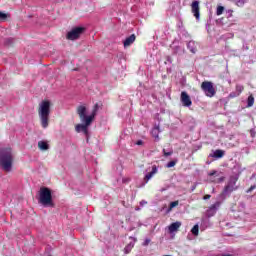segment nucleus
<instances>
[{
  "label": "nucleus",
  "mask_w": 256,
  "mask_h": 256,
  "mask_svg": "<svg viewBox=\"0 0 256 256\" xmlns=\"http://www.w3.org/2000/svg\"><path fill=\"white\" fill-rule=\"evenodd\" d=\"M77 113L79 115L80 121L84 124H78L75 127L77 133H84L87 141H89V126L93 123L90 117H87V107L85 105H80L77 108Z\"/></svg>",
  "instance_id": "nucleus-1"
},
{
  "label": "nucleus",
  "mask_w": 256,
  "mask_h": 256,
  "mask_svg": "<svg viewBox=\"0 0 256 256\" xmlns=\"http://www.w3.org/2000/svg\"><path fill=\"white\" fill-rule=\"evenodd\" d=\"M51 115V102L43 100L38 106V117L40 119L41 127L47 129L49 127V117Z\"/></svg>",
  "instance_id": "nucleus-2"
},
{
  "label": "nucleus",
  "mask_w": 256,
  "mask_h": 256,
  "mask_svg": "<svg viewBox=\"0 0 256 256\" xmlns=\"http://www.w3.org/2000/svg\"><path fill=\"white\" fill-rule=\"evenodd\" d=\"M13 150L11 148H5L0 152V167L6 173H11L13 169Z\"/></svg>",
  "instance_id": "nucleus-3"
},
{
  "label": "nucleus",
  "mask_w": 256,
  "mask_h": 256,
  "mask_svg": "<svg viewBox=\"0 0 256 256\" xmlns=\"http://www.w3.org/2000/svg\"><path fill=\"white\" fill-rule=\"evenodd\" d=\"M38 202L43 207H55V202H53V195L51 194V189L47 187H41L39 191Z\"/></svg>",
  "instance_id": "nucleus-4"
},
{
  "label": "nucleus",
  "mask_w": 256,
  "mask_h": 256,
  "mask_svg": "<svg viewBox=\"0 0 256 256\" xmlns=\"http://www.w3.org/2000/svg\"><path fill=\"white\" fill-rule=\"evenodd\" d=\"M201 89L205 93L206 97H215L217 91H215V87L213 86V82L204 81L201 84Z\"/></svg>",
  "instance_id": "nucleus-5"
},
{
  "label": "nucleus",
  "mask_w": 256,
  "mask_h": 256,
  "mask_svg": "<svg viewBox=\"0 0 256 256\" xmlns=\"http://www.w3.org/2000/svg\"><path fill=\"white\" fill-rule=\"evenodd\" d=\"M233 191H237V179H232L224 187L222 195H231Z\"/></svg>",
  "instance_id": "nucleus-6"
},
{
  "label": "nucleus",
  "mask_w": 256,
  "mask_h": 256,
  "mask_svg": "<svg viewBox=\"0 0 256 256\" xmlns=\"http://www.w3.org/2000/svg\"><path fill=\"white\" fill-rule=\"evenodd\" d=\"M84 29L81 27H77L72 29L70 32L67 34V39L70 41H75L81 37V34L83 33Z\"/></svg>",
  "instance_id": "nucleus-7"
},
{
  "label": "nucleus",
  "mask_w": 256,
  "mask_h": 256,
  "mask_svg": "<svg viewBox=\"0 0 256 256\" xmlns=\"http://www.w3.org/2000/svg\"><path fill=\"white\" fill-rule=\"evenodd\" d=\"M180 101L184 107H191L193 105V101H191V96L187 94V92L183 91L180 95Z\"/></svg>",
  "instance_id": "nucleus-8"
},
{
  "label": "nucleus",
  "mask_w": 256,
  "mask_h": 256,
  "mask_svg": "<svg viewBox=\"0 0 256 256\" xmlns=\"http://www.w3.org/2000/svg\"><path fill=\"white\" fill-rule=\"evenodd\" d=\"M201 8L199 7V1H193L191 4V12L195 19L199 20Z\"/></svg>",
  "instance_id": "nucleus-9"
},
{
  "label": "nucleus",
  "mask_w": 256,
  "mask_h": 256,
  "mask_svg": "<svg viewBox=\"0 0 256 256\" xmlns=\"http://www.w3.org/2000/svg\"><path fill=\"white\" fill-rule=\"evenodd\" d=\"M158 171H159V169L157 168V166H156V165H153V166H152V171L149 172V173H147V174L145 175L144 180L146 181V183L149 182V180H150L152 177H154L155 175H157Z\"/></svg>",
  "instance_id": "nucleus-10"
},
{
  "label": "nucleus",
  "mask_w": 256,
  "mask_h": 256,
  "mask_svg": "<svg viewBox=\"0 0 256 256\" xmlns=\"http://www.w3.org/2000/svg\"><path fill=\"white\" fill-rule=\"evenodd\" d=\"M181 227V222H174L169 227V233H175V231H179V228Z\"/></svg>",
  "instance_id": "nucleus-11"
},
{
  "label": "nucleus",
  "mask_w": 256,
  "mask_h": 256,
  "mask_svg": "<svg viewBox=\"0 0 256 256\" xmlns=\"http://www.w3.org/2000/svg\"><path fill=\"white\" fill-rule=\"evenodd\" d=\"M160 133H161V129L159 128V126H154V128L151 131L152 137H154V139H157V141H159Z\"/></svg>",
  "instance_id": "nucleus-12"
},
{
  "label": "nucleus",
  "mask_w": 256,
  "mask_h": 256,
  "mask_svg": "<svg viewBox=\"0 0 256 256\" xmlns=\"http://www.w3.org/2000/svg\"><path fill=\"white\" fill-rule=\"evenodd\" d=\"M38 149H40V151H48L49 143H47V141H39L38 142Z\"/></svg>",
  "instance_id": "nucleus-13"
},
{
  "label": "nucleus",
  "mask_w": 256,
  "mask_h": 256,
  "mask_svg": "<svg viewBox=\"0 0 256 256\" xmlns=\"http://www.w3.org/2000/svg\"><path fill=\"white\" fill-rule=\"evenodd\" d=\"M97 111H99V104H95V105H94V108H93V110H92L91 115L86 116V117H90V118H91V121H93V119H95V116L97 115Z\"/></svg>",
  "instance_id": "nucleus-14"
},
{
  "label": "nucleus",
  "mask_w": 256,
  "mask_h": 256,
  "mask_svg": "<svg viewBox=\"0 0 256 256\" xmlns=\"http://www.w3.org/2000/svg\"><path fill=\"white\" fill-rule=\"evenodd\" d=\"M224 155H225V151L218 149V150H215L213 157H215V159H221L222 157H224Z\"/></svg>",
  "instance_id": "nucleus-15"
},
{
  "label": "nucleus",
  "mask_w": 256,
  "mask_h": 256,
  "mask_svg": "<svg viewBox=\"0 0 256 256\" xmlns=\"http://www.w3.org/2000/svg\"><path fill=\"white\" fill-rule=\"evenodd\" d=\"M179 205V200L173 201L169 204L168 213H171V211H173V209H175V207H177Z\"/></svg>",
  "instance_id": "nucleus-16"
},
{
  "label": "nucleus",
  "mask_w": 256,
  "mask_h": 256,
  "mask_svg": "<svg viewBox=\"0 0 256 256\" xmlns=\"http://www.w3.org/2000/svg\"><path fill=\"white\" fill-rule=\"evenodd\" d=\"M254 104H255V97L253 96V94H251L250 96H248V99H247V107H253Z\"/></svg>",
  "instance_id": "nucleus-17"
},
{
  "label": "nucleus",
  "mask_w": 256,
  "mask_h": 256,
  "mask_svg": "<svg viewBox=\"0 0 256 256\" xmlns=\"http://www.w3.org/2000/svg\"><path fill=\"white\" fill-rule=\"evenodd\" d=\"M191 233L192 235H195V237L199 235V224L193 226V228L191 229Z\"/></svg>",
  "instance_id": "nucleus-18"
},
{
  "label": "nucleus",
  "mask_w": 256,
  "mask_h": 256,
  "mask_svg": "<svg viewBox=\"0 0 256 256\" xmlns=\"http://www.w3.org/2000/svg\"><path fill=\"white\" fill-rule=\"evenodd\" d=\"M8 17H10L9 14L0 11V20L1 21H7Z\"/></svg>",
  "instance_id": "nucleus-19"
},
{
  "label": "nucleus",
  "mask_w": 256,
  "mask_h": 256,
  "mask_svg": "<svg viewBox=\"0 0 256 256\" xmlns=\"http://www.w3.org/2000/svg\"><path fill=\"white\" fill-rule=\"evenodd\" d=\"M223 11H225V7L223 6H218L216 10V15H223Z\"/></svg>",
  "instance_id": "nucleus-20"
},
{
  "label": "nucleus",
  "mask_w": 256,
  "mask_h": 256,
  "mask_svg": "<svg viewBox=\"0 0 256 256\" xmlns=\"http://www.w3.org/2000/svg\"><path fill=\"white\" fill-rule=\"evenodd\" d=\"M246 2L247 0H235L237 7H243V5L246 4Z\"/></svg>",
  "instance_id": "nucleus-21"
},
{
  "label": "nucleus",
  "mask_w": 256,
  "mask_h": 256,
  "mask_svg": "<svg viewBox=\"0 0 256 256\" xmlns=\"http://www.w3.org/2000/svg\"><path fill=\"white\" fill-rule=\"evenodd\" d=\"M175 165H177V160H172V161L167 163L166 167L168 169H171V167H175Z\"/></svg>",
  "instance_id": "nucleus-22"
},
{
  "label": "nucleus",
  "mask_w": 256,
  "mask_h": 256,
  "mask_svg": "<svg viewBox=\"0 0 256 256\" xmlns=\"http://www.w3.org/2000/svg\"><path fill=\"white\" fill-rule=\"evenodd\" d=\"M221 205V202H216L215 204L210 206V211H217V207Z\"/></svg>",
  "instance_id": "nucleus-23"
},
{
  "label": "nucleus",
  "mask_w": 256,
  "mask_h": 256,
  "mask_svg": "<svg viewBox=\"0 0 256 256\" xmlns=\"http://www.w3.org/2000/svg\"><path fill=\"white\" fill-rule=\"evenodd\" d=\"M244 89H245V87H243L242 85H236V91H237L238 95L240 93H243Z\"/></svg>",
  "instance_id": "nucleus-24"
},
{
  "label": "nucleus",
  "mask_w": 256,
  "mask_h": 256,
  "mask_svg": "<svg viewBox=\"0 0 256 256\" xmlns=\"http://www.w3.org/2000/svg\"><path fill=\"white\" fill-rule=\"evenodd\" d=\"M136 36L135 34H132L129 36V45H132V43H135Z\"/></svg>",
  "instance_id": "nucleus-25"
},
{
  "label": "nucleus",
  "mask_w": 256,
  "mask_h": 256,
  "mask_svg": "<svg viewBox=\"0 0 256 256\" xmlns=\"http://www.w3.org/2000/svg\"><path fill=\"white\" fill-rule=\"evenodd\" d=\"M164 157H170V155H173V151L167 152L165 149L163 150Z\"/></svg>",
  "instance_id": "nucleus-26"
},
{
  "label": "nucleus",
  "mask_w": 256,
  "mask_h": 256,
  "mask_svg": "<svg viewBox=\"0 0 256 256\" xmlns=\"http://www.w3.org/2000/svg\"><path fill=\"white\" fill-rule=\"evenodd\" d=\"M214 175H217V171L216 170H212L208 173L209 177H213Z\"/></svg>",
  "instance_id": "nucleus-27"
},
{
  "label": "nucleus",
  "mask_w": 256,
  "mask_h": 256,
  "mask_svg": "<svg viewBox=\"0 0 256 256\" xmlns=\"http://www.w3.org/2000/svg\"><path fill=\"white\" fill-rule=\"evenodd\" d=\"M124 47L127 48L129 47V37H127L124 41Z\"/></svg>",
  "instance_id": "nucleus-28"
},
{
  "label": "nucleus",
  "mask_w": 256,
  "mask_h": 256,
  "mask_svg": "<svg viewBox=\"0 0 256 256\" xmlns=\"http://www.w3.org/2000/svg\"><path fill=\"white\" fill-rule=\"evenodd\" d=\"M254 189H256V186H251L246 193H251V191H253Z\"/></svg>",
  "instance_id": "nucleus-29"
},
{
  "label": "nucleus",
  "mask_w": 256,
  "mask_h": 256,
  "mask_svg": "<svg viewBox=\"0 0 256 256\" xmlns=\"http://www.w3.org/2000/svg\"><path fill=\"white\" fill-rule=\"evenodd\" d=\"M203 199H204V201H207L208 199H211V195L206 194V195H204Z\"/></svg>",
  "instance_id": "nucleus-30"
},
{
  "label": "nucleus",
  "mask_w": 256,
  "mask_h": 256,
  "mask_svg": "<svg viewBox=\"0 0 256 256\" xmlns=\"http://www.w3.org/2000/svg\"><path fill=\"white\" fill-rule=\"evenodd\" d=\"M134 145H143V140H138Z\"/></svg>",
  "instance_id": "nucleus-31"
},
{
  "label": "nucleus",
  "mask_w": 256,
  "mask_h": 256,
  "mask_svg": "<svg viewBox=\"0 0 256 256\" xmlns=\"http://www.w3.org/2000/svg\"><path fill=\"white\" fill-rule=\"evenodd\" d=\"M221 256H233L232 254H222Z\"/></svg>",
  "instance_id": "nucleus-32"
},
{
  "label": "nucleus",
  "mask_w": 256,
  "mask_h": 256,
  "mask_svg": "<svg viewBox=\"0 0 256 256\" xmlns=\"http://www.w3.org/2000/svg\"><path fill=\"white\" fill-rule=\"evenodd\" d=\"M150 241H151V240H146V241H145L146 245H149Z\"/></svg>",
  "instance_id": "nucleus-33"
},
{
  "label": "nucleus",
  "mask_w": 256,
  "mask_h": 256,
  "mask_svg": "<svg viewBox=\"0 0 256 256\" xmlns=\"http://www.w3.org/2000/svg\"><path fill=\"white\" fill-rule=\"evenodd\" d=\"M224 178H220V181H223Z\"/></svg>",
  "instance_id": "nucleus-34"
},
{
  "label": "nucleus",
  "mask_w": 256,
  "mask_h": 256,
  "mask_svg": "<svg viewBox=\"0 0 256 256\" xmlns=\"http://www.w3.org/2000/svg\"><path fill=\"white\" fill-rule=\"evenodd\" d=\"M125 251H127V246L125 247Z\"/></svg>",
  "instance_id": "nucleus-35"
}]
</instances>
